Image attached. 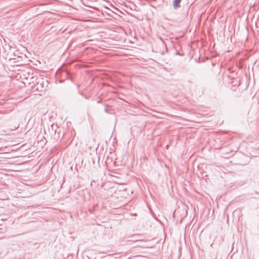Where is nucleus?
I'll return each instance as SVG.
<instances>
[{"label": "nucleus", "instance_id": "obj_1", "mask_svg": "<svg viewBox=\"0 0 259 259\" xmlns=\"http://www.w3.org/2000/svg\"><path fill=\"white\" fill-rule=\"evenodd\" d=\"M181 0H174L173 1V6L174 8L176 9L180 7V4Z\"/></svg>", "mask_w": 259, "mask_h": 259}]
</instances>
